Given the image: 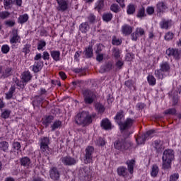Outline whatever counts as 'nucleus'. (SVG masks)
Masks as SVG:
<instances>
[{
  "label": "nucleus",
  "mask_w": 181,
  "mask_h": 181,
  "mask_svg": "<svg viewBox=\"0 0 181 181\" xmlns=\"http://www.w3.org/2000/svg\"><path fill=\"white\" fill-rule=\"evenodd\" d=\"M75 122L78 125L87 127V125H90L93 122V115H90L88 112L78 113L75 117Z\"/></svg>",
  "instance_id": "nucleus-1"
},
{
  "label": "nucleus",
  "mask_w": 181,
  "mask_h": 181,
  "mask_svg": "<svg viewBox=\"0 0 181 181\" xmlns=\"http://www.w3.org/2000/svg\"><path fill=\"white\" fill-rule=\"evenodd\" d=\"M175 159V153L172 149L165 150L163 153V169L165 170L172 168V160Z\"/></svg>",
  "instance_id": "nucleus-2"
},
{
  "label": "nucleus",
  "mask_w": 181,
  "mask_h": 181,
  "mask_svg": "<svg viewBox=\"0 0 181 181\" xmlns=\"http://www.w3.org/2000/svg\"><path fill=\"white\" fill-rule=\"evenodd\" d=\"M40 142L42 153H44V155H49V153L50 152V148H49V145H50V139L44 136L40 139Z\"/></svg>",
  "instance_id": "nucleus-3"
},
{
  "label": "nucleus",
  "mask_w": 181,
  "mask_h": 181,
  "mask_svg": "<svg viewBox=\"0 0 181 181\" xmlns=\"http://www.w3.org/2000/svg\"><path fill=\"white\" fill-rule=\"evenodd\" d=\"M83 95L85 104H93V103H94L95 98H97L95 93L88 89L83 90Z\"/></svg>",
  "instance_id": "nucleus-4"
},
{
  "label": "nucleus",
  "mask_w": 181,
  "mask_h": 181,
  "mask_svg": "<svg viewBox=\"0 0 181 181\" xmlns=\"http://www.w3.org/2000/svg\"><path fill=\"white\" fill-rule=\"evenodd\" d=\"M114 146L115 149L124 152V151L129 149L131 146V143L127 142L125 139H119L115 142Z\"/></svg>",
  "instance_id": "nucleus-5"
},
{
  "label": "nucleus",
  "mask_w": 181,
  "mask_h": 181,
  "mask_svg": "<svg viewBox=\"0 0 181 181\" xmlns=\"http://www.w3.org/2000/svg\"><path fill=\"white\" fill-rule=\"evenodd\" d=\"M145 29L137 27L134 32L131 34L132 40L133 42H136L138 40V37H142V36H145Z\"/></svg>",
  "instance_id": "nucleus-6"
},
{
  "label": "nucleus",
  "mask_w": 181,
  "mask_h": 181,
  "mask_svg": "<svg viewBox=\"0 0 181 181\" xmlns=\"http://www.w3.org/2000/svg\"><path fill=\"white\" fill-rule=\"evenodd\" d=\"M85 163H91L93 162V153H94V147L88 146L85 150Z\"/></svg>",
  "instance_id": "nucleus-7"
},
{
  "label": "nucleus",
  "mask_w": 181,
  "mask_h": 181,
  "mask_svg": "<svg viewBox=\"0 0 181 181\" xmlns=\"http://www.w3.org/2000/svg\"><path fill=\"white\" fill-rule=\"evenodd\" d=\"M135 123V119L127 118L124 122H119V126L121 131H125L127 129H129L132 125Z\"/></svg>",
  "instance_id": "nucleus-8"
},
{
  "label": "nucleus",
  "mask_w": 181,
  "mask_h": 181,
  "mask_svg": "<svg viewBox=\"0 0 181 181\" xmlns=\"http://www.w3.org/2000/svg\"><path fill=\"white\" fill-rule=\"evenodd\" d=\"M57 3V11L58 12H66L69 9V1L67 0H56Z\"/></svg>",
  "instance_id": "nucleus-9"
},
{
  "label": "nucleus",
  "mask_w": 181,
  "mask_h": 181,
  "mask_svg": "<svg viewBox=\"0 0 181 181\" xmlns=\"http://www.w3.org/2000/svg\"><path fill=\"white\" fill-rule=\"evenodd\" d=\"M173 25V21H172V19L163 18L159 23L160 29H165V30L170 29Z\"/></svg>",
  "instance_id": "nucleus-10"
},
{
  "label": "nucleus",
  "mask_w": 181,
  "mask_h": 181,
  "mask_svg": "<svg viewBox=\"0 0 181 181\" xmlns=\"http://www.w3.org/2000/svg\"><path fill=\"white\" fill-rule=\"evenodd\" d=\"M49 177L52 180L57 181L60 179V172L59 169L56 167H52L50 168L49 171Z\"/></svg>",
  "instance_id": "nucleus-11"
},
{
  "label": "nucleus",
  "mask_w": 181,
  "mask_h": 181,
  "mask_svg": "<svg viewBox=\"0 0 181 181\" xmlns=\"http://www.w3.org/2000/svg\"><path fill=\"white\" fill-rule=\"evenodd\" d=\"M11 45H16V43H21V36L18 33V29H13L11 36L10 38Z\"/></svg>",
  "instance_id": "nucleus-12"
},
{
  "label": "nucleus",
  "mask_w": 181,
  "mask_h": 181,
  "mask_svg": "<svg viewBox=\"0 0 181 181\" xmlns=\"http://www.w3.org/2000/svg\"><path fill=\"white\" fill-rule=\"evenodd\" d=\"M165 142L162 140H155L153 146L156 149L157 153H160L165 149Z\"/></svg>",
  "instance_id": "nucleus-13"
},
{
  "label": "nucleus",
  "mask_w": 181,
  "mask_h": 181,
  "mask_svg": "<svg viewBox=\"0 0 181 181\" xmlns=\"http://www.w3.org/2000/svg\"><path fill=\"white\" fill-rule=\"evenodd\" d=\"M61 162L65 165L66 166H71L76 163V159L73 157H70L69 156L62 157L61 158Z\"/></svg>",
  "instance_id": "nucleus-14"
},
{
  "label": "nucleus",
  "mask_w": 181,
  "mask_h": 181,
  "mask_svg": "<svg viewBox=\"0 0 181 181\" xmlns=\"http://www.w3.org/2000/svg\"><path fill=\"white\" fill-rule=\"evenodd\" d=\"M134 30V27L124 24L121 28V32L124 36H129V35H132V31Z\"/></svg>",
  "instance_id": "nucleus-15"
},
{
  "label": "nucleus",
  "mask_w": 181,
  "mask_h": 181,
  "mask_svg": "<svg viewBox=\"0 0 181 181\" xmlns=\"http://www.w3.org/2000/svg\"><path fill=\"white\" fill-rule=\"evenodd\" d=\"M118 176H121L122 177H124L127 179L128 176H129V173H128V169H127L124 166H119L117 169Z\"/></svg>",
  "instance_id": "nucleus-16"
},
{
  "label": "nucleus",
  "mask_w": 181,
  "mask_h": 181,
  "mask_svg": "<svg viewBox=\"0 0 181 181\" xmlns=\"http://www.w3.org/2000/svg\"><path fill=\"white\" fill-rule=\"evenodd\" d=\"M156 8L158 13H165V12H166V9H168V5H166V3L163 1H159L156 4Z\"/></svg>",
  "instance_id": "nucleus-17"
},
{
  "label": "nucleus",
  "mask_w": 181,
  "mask_h": 181,
  "mask_svg": "<svg viewBox=\"0 0 181 181\" xmlns=\"http://www.w3.org/2000/svg\"><path fill=\"white\" fill-rule=\"evenodd\" d=\"M12 74H13L12 67L8 66L4 70V69H2L0 79L1 78H8V77H10V76H12Z\"/></svg>",
  "instance_id": "nucleus-18"
},
{
  "label": "nucleus",
  "mask_w": 181,
  "mask_h": 181,
  "mask_svg": "<svg viewBox=\"0 0 181 181\" xmlns=\"http://www.w3.org/2000/svg\"><path fill=\"white\" fill-rule=\"evenodd\" d=\"M54 120V117L53 115H45L42 119V124L45 127H47Z\"/></svg>",
  "instance_id": "nucleus-19"
},
{
  "label": "nucleus",
  "mask_w": 181,
  "mask_h": 181,
  "mask_svg": "<svg viewBox=\"0 0 181 181\" xmlns=\"http://www.w3.org/2000/svg\"><path fill=\"white\" fill-rule=\"evenodd\" d=\"M21 166H24L25 168H30L32 167V160L28 157H23L20 159Z\"/></svg>",
  "instance_id": "nucleus-20"
},
{
  "label": "nucleus",
  "mask_w": 181,
  "mask_h": 181,
  "mask_svg": "<svg viewBox=\"0 0 181 181\" xmlns=\"http://www.w3.org/2000/svg\"><path fill=\"white\" fill-rule=\"evenodd\" d=\"M136 161L134 159L129 160L126 161V165H127L128 172L130 175L134 173V166H135Z\"/></svg>",
  "instance_id": "nucleus-21"
},
{
  "label": "nucleus",
  "mask_w": 181,
  "mask_h": 181,
  "mask_svg": "<svg viewBox=\"0 0 181 181\" xmlns=\"http://www.w3.org/2000/svg\"><path fill=\"white\" fill-rule=\"evenodd\" d=\"M21 76V80L24 81L25 84L32 80V74L29 71H25Z\"/></svg>",
  "instance_id": "nucleus-22"
},
{
  "label": "nucleus",
  "mask_w": 181,
  "mask_h": 181,
  "mask_svg": "<svg viewBox=\"0 0 181 181\" xmlns=\"http://www.w3.org/2000/svg\"><path fill=\"white\" fill-rule=\"evenodd\" d=\"M51 57L54 62H60V51L59 50H51L49 52Z\"/></svg>",
  "instance_id": "nucleus-23"
},
{
  "label": "nucleus",
  "mask_w": 181,
  "mask_h": 181,
  "mask_svg": "<svg viewBox=\"0 0 181 181\" xmlns=\"http://www.w3.org/2000/svg\"><path fill=\"white\" fill-rule=\"evenodd\" d=\"M160 69L163 72L169 73L170 71V64L168 62H163L160 64Z\"/></svg>",
  "instance_id": "nucleus-24"
},
{
  "label": "nucleus",
  "mask_w": 181,
  "mask_h": 181,
  "mask_svg": "<svg viewBox=\"0 0 181 181\" xmlns=\"http://www.w3.org/2000/svg\"><path fill=\"white\" fill-rule=\"evenodd\" d=\"M83 53H84L86 59L91 58L93 56V46L89 45L88 47H86L85 48V50H84Z\"/></svg>",
  "instance_id": "nucleus-25"
},
{
  "label": "nucleus",
  "mask_w": 181,
  "mask_h": 181,
  "mask_svg": "<svg viewBox=\"0 0 181 181\" xmlns=\"http://www.w3.org/2000/svg\"><path fill=\"white\" fill-rule=\"evenodd\" d=\"M42 66H43V62L40 61H36L33 66V71L34 73H39L42 70Z\"/></svg>",
  "instance_id": "nucleus-26"
},
{
  "label": "nucleus",
  "mask_w": 181,
  "mask_h": 181,
  "mask_svg": "<svg viewBox=\"0 0 181 181\" xmlns=\"http://www.w3.org/2000/svg\"><path fill=\"white\" fill-rule=\"evenodd\" d=\"M62 122L60 120H55L52 124H51V131L53 132L56 129H60L62 128Z\"/></svg>",
  "instance_id": "nucleus-27"
},
{
  "label": "nucleus",
  "mask_w": 181,
  "mask_h": 181,
  "mask_svg": "<svg viewBox=\"0 0 181 181\" xmlns=\"http://www.w3.org/2000/svg\"><path fill=\"white\" fill-rule=\"evenodd\" d=\"M28 21H29V15H28L27 13L21 15L18 18V22L21 25H23V23H26Z\"/></svg>",
  "instance_id": "nucleus-28"
},
{
  "label": "nucleus",
  "mask_w": 181,
  "mask_h": 181,
  "mask_svg": "<svg viewBox=\"0 0 181 181\" xmlns=\"http://www.w3.org/2000/svg\"><path fill=\"white\" fill-rule=\"evenodd\" d=\"M16 90L15 86H11L9 90L6 93V100H11L13 97V94Z\"/></svg>",
  "instance_id": "nucleus-29"
},
{
  "label": "nucleus",
  "mask_w": 181,
  "mask_h": 181,
  "mask_svg": "<svg viewBox=\"0 0 181 181\" xmlns=\"http://www.w3.org/2000/svg\"><path fill=\"white\" fill-rule=\"evenodd\" d=\"M101 127L103 129H111V122L108 119H105L101 122Z\"/></svg>",
  "instance_id": "nucleus-30"
},
{
  "label": "nucleus",
  "mask_w": 181,
  "mask_h": 181,
  "mask_svg": "<svg viewBox=\"0 0 181 181\" xmlns=\"http://www.w3.org/2000/svg\"><path fill=\"white\" fill-rule=\"evenodd\" d=\"M79 28L82 33H87V32H88V30L90 29V26H88V22H84L80 25Z\"/></svg>",
  "instance_id": "nucleus-31"
},
{
  "label": "nucleus",
  "mask_w": 181,
  "mask_h": 181,
  "mask_svg": "<svg viewBox=\"0 0 181 181\" xmlns=\"http://www.w3.org/2000/svg\"><path fill=\"white\" fill-rule=\"evenodd\" d=\"M154 74L159 80H163V78H165V72H163L160 69L155 70Z\"/></svg>",
  "instance_id": "nucleus-32"
},
{
  "label": "nucleus",
  "mask_w": 181,
  "mask_h": 181,
  "mask_svg": "<svg viewBox=\"0 0 181 181\" xmlns=\"http://www.w3.org/2000/svg\"><path fill=\"white\" fill-rule=\"evenodd\" d=\"M0 149L1 151H3V152H8V149H9V144L8 143V141H1Z\"/></svg>",
  "instance_id": "nucleus-33"
},
{
  "label": "nucleus",
  "mask_w": 181,
  "mask_h": 181,
  "mask_svg": "<svg viewBox=\"0 0 181 181\" xmlns=\"http://www.w3.org/2000/svg\"><path fill=\"white\" fill-rule=\"evenodd\" d=\"M113 67L114 65L112 62H107L105 65L101 66V70H103V71H110L112 70Z\"/></svg>",
  "instance_id": "nucleus-34"
},
{
  "label": "nucleus",
  "mask_w": 181,
  "mask_h": 181,
  "mask_svg": "<svg viewBox=\"0 0 181 181\" xmlns=\"http://www.w3.org/2000/svg\"><path fill=\"white\" fill-rule=\"evenodd\" d=\"M104 8V1L103 0H99L95 3V9L100 12L102 9Z\"/></svg>",
  "instance_id": "nucleus-35"
},
{
  "label": "nucleus",
  "mask_w": 181,
  "mask_h": 181,
  "mask_svg": "<svg viewBox=\"0 0 181 181\" xmlns=\"http://www.w3.org/2000/svg\"><path fill=\"white\" fill-rule=\"evenodd\" d=\"M158 173H159V167H158V165H153L152 166L151 173L152 177H156Z\"/></svg>",
  "instance_id": "nucleus-36"
},
{
  "label": "nucleus",
  "mask_w": 181,
  "mask_h": 181,
  "mask_svg": "<svg viewBox=\"0 0 181 181\" xmlns=\"http://www.w3.org/2000/svg\"><path fill=\"white\" fill-rule=\"evenodd\" d=\"M11 112L12 111L11 110L5 109L1 112V118H4V119H6L11 116Z\"/></svg>",
  "instance_id": "nucleus-37"
},
{
  "label": "nucleus",
  "mask_w": 181,
  "mask_h": 181,
  "mask_svg": "<svg viewBox=\"0 0 181 181\" xmlns=\"http://www.w3.org/2000/svg\"><path fill=\"white\" fill-rule=\"evenodd\" d=\"M173 37H175V34L173 33H172L171 31H168L165 33L164 39L167 42H170V40H172L173 39Z\"/></svg>",
  "instance_id": "nucleus-38"
},
{
  "label": "nucleus",
  "mask_w": 181,
  "mask_h": 181,
  "mask_svg": "<svg viewBox=\"0 0 181 181\" xmlns=\"http://www.w3.org/2000/svg\"><path fill=\"white\" fill-rule=\"evenodd\" d=\"M147 81L149 86H153L156 84V78H155V76H153V75H148L147 77Z\"/></svg>",
  "instance_id": "nucleus-39"
},
{
  "label": "nucleus",
  "mask_w": 181,
  "mask_h": 181,
  "mask_svg": "<svg viewBox=\"0 0 181 181\" xmlns=\"http://www.w3.org/2000/svg\"><path fill=\"white\" fill-rule=\"evenodd\" d=\"M145 16H146V13H145V7H141L137 12V18L142 19V18H145Z\"/></svg>",
  "instance_id": "nucleus-40"
},
{
  "label": "nucleus",
  "mask_w": 181,
  "mask_h": 181,
  "mask_svg": "<svg viewBox=\"0 0 181 181\" xmlns=\"http://www.w3.org/2000/svg\"><path fill=\"white\" fill-rule=\"evenodd\" d=\"M110 11L112 12H114L115 13H118V12H120L121 8H119V6L117 4H112L110 6Z\"/></svg>",
  "instance_id": "nucleus-41"
},
{
  "label": "nucleus",
  "mask_w": 181,
  "mask_h": 181,
  "mask_svg": "<svg viewBox=\"0 0 181 181\" xmlns=\"http://www.w3.org/2000/svg\"><path fill=\"white\" fill-rule=\"evenodd\" d=\"M103 19L105 22H110L112 19V13H105L103 16Z\"/></svg>",
  "instance_id": "nucleus-42"
},
{
  "label": "nucleus",
  "mask_w": 181,
  "mask_h": 181,
  "mask_svg": "<svg viewBox=\"0 0 181 181\" xmlns=\"http://www.w3.org/2000/svg\"><path fill=\"white\" fill-rule=\"evenodd\" d=\"M9 16H11V13H9V11H1L0 12V19H8V18H9Z\"/></svg>",
  "instance_id": "nucleus-43"
},
{
  "label": "nucleus",
  "mask_w": 181,
  "mask_h": 181,
  "mask_svg": "<svg viewBox=\"0 0 181 181\" xmlns=\"http://www.w3.org/2000/svg\"><path fill=\"white\" fill-rule=\"evenodd\" d=\"M127 12L128 15H134V13H135V6L133 4H129L127 6Z\"/></svg>",
  "instance_id": "nucleus-44"
},
{
  "label": "nucleus",
  "mask_w": 181,
  "mask_h": 181,
  "mask_svg": "<svg viewBox=\"0 0 181 181\" xmlns=\"http://www.w3.org/2000/svg\"><path fill=\"white\" fill-rule=\"evenodd\" d=\"M121 51H119V49L118 48H113L112 49V56H114L115 58L118 59L120 57Z\"/></svg>",
  "instance_id": "nucleus-45"
},
{
  "label": "nucleus",
  "mask_w": 181,
  "mask_h": 181,
  "mask_svg": "<svg viewBox=\"0 0 181 181\" xmlns=\"http://www.w3.org/2000/svg\"><path fill=\"white\" fill-rule=\"evenodd\" d=\"M138 145H142V144H145V141H146V137L145 136V135L144 134L141 136H139L136 139Z\"/></svg>",
  "instance_id": "nucleus-46"
},
{
  "label": "nucleus",
  "mask_w": 181,
  "mask_h": 181,
  "mask_svg": "<svg viewBox=\"0 0 181 181\" xmlns=\"http://www.w3.org/2000/svg\"><path fill=\"white\" fill-rule=\"evenodd\" d=\"M164 114H165V115H175L176 109L175 108L168 109L164 112Z\"/></svg>",
  "instance_id": "nucleus-47"
},
{
  "label": "nucleus",
  "mask_w": 181,
  "mask_h": 181,
  "mask_svg": "<svg viewBox=\"0 0 181 181\" xmlns=\"http://www.w3.org/2000/svg\"><path fill=\"white\" fill-rule=\"evenodd\" d=\"M95 108L100 112V114H103L104 111H105V108L104 107V105H101V103H97L95 105Z\"/></svg>",
  "instance_id": "nucleus-48"
},
{
  "label": "nucleus",
  "mask_w": 181,
  "mask_h": 181,
  "mask_svg": "<svg viewBox=\"0 0 181 181\" xmlns=\"http://www.w3.org/2000/svg\"><path fill=\"white\" fill-rule=\"evenodd\" d=\"M122 43V40H119V38H117V37H113L112 40V44L115 46H119Z\"/></svg>",
  "instance_id": "nucleus-49"
},
{
  "label": "nucleus",
  "mask_w": 181,
  "mask_h": 181,
  "mask_svg": "<svg viewBox=\"0 0 181 181\" xmlns=\"http://www.w3.org/2000/svg\"><path fill=\"white\" fill-rule=\"evenodd\" d=\"M155 134H156L155 130L151 129L146 132V133L144 134V136L146 137V139H148V138H152L153 135H155Z\"/></svg>",
  "instance_id": "nucleus-50"
},
{
  "label": "nucleus",
  "mask_w": 181,
  "mask_h": 181,
  "mask_svg": "<svg viewBox=\"0 0 181 181\" xmlns=\"http://www.w3.org/2000/svg\"><path fill=\"white\" fill-rule=\"evenodd\" d=\"M10 50H11V47H9L8 45H2L1 52L2 53H4V54H7V53H9Z\"/></svg>",
  "instance_id": "nucleus-51"
},
{
  "label": "nucleus",
  "mask_w": 181,
  "mask_h": 181,
  "mask_svg": "<svg viewBox=\"0 0 181 181\" xmlns=\"http://www.w3.org/2000/svg\"><path fill=\"white\" fill-rule=\"evenodd\" d=\"M16 86H18V87H20V88H25V86H26V82L24 81L23 80L22 81L16 80Z\"/></svg>",
  "instance_id": "nucleus-52"
},
{
  "label": "nucleus",
  "mask_w": 181,
  "mask_h": 181,
  "mask_svg": "<svg viewBox=\"0 0 181 181\" xmlns=\"http://www.w3.org/2000/svg\"><path fill=\"white\" fill-rule=\"evenodd\" d=\"M43 47H46V42L45 40H40L37 44V50H42Z\"/></svg>",
  "instance_id": "nucleus-53"
},
{
  "label": "nucleus",
  "mask_w": 181,
  "mask_h": 181,
  "mask_svg": "<svg viewBox=\"0 0 181 181\" xmlns=\"http://www.w3.org/2000/svg\"><path fill=\"white\" fill-rule=\"evenodd\" d=\"M179 179V173H175L170 176V181H177Z\"/></svg>",
  "instance_id": "nucleus-54"
},
{
  "label": "nucleus",
  "mask_w": 181,
  "mask_h": 181,
  "mask_svg": "<svg viewBox=\"0 0 181 181\" xmlns=\"http://www.w3.org/2000/svg\"><path fill=\"white\" fill-rule=\"evenodd\" d=\"M5 25H6V26H8V28H13V26L16 25V23L13 20H8L5 21Z\"/></svg>",
  "instance_id": "nucleus-55"
},
{
  "label": "nucleus",
  "mask_w": 181,
  "mask_h": 181,
  "mask_svg": "<svg viewBox=\"0 0 181 181\" xmlns=\"http://www.w3.org/2000/svg\"><path fill=\"white\" fill-rule=\"evenodd\" d=\"M74 71L78 73L80 76H86V70L83 69H75Z\"/></svg>",
  "instance_id": "nucleus-56"
},
{
  "label": "nucleus",
  "mask_w": 181,
  "mask_h": 181,
  "mask_svg": "<svg viewBox=\"0 0 181 181\" xmlns=\"http://www.w3.org/2000/svg\"><path fill=\"white\" fill-rule=\"evenodd\" d=\"M30 52V45H24V47L23 48V53H25V54H28Z\"/></svg>",
  "instance_id": "nucleus-57"
},
{
  "label": "nucleus",
  "mask_w": 181,
  "mask_h": 181,
  "mask_svg": "<svg viewBox=\"0 0 181 181\" xmlns=\"http://www.w3.org/2000/svg\"><path fill=\"white\" fill-rule=\"evenodd\" d=\"M123 117H124V112L120 111L117 113L115 118L116 119H117V121H121Z\"/></svg>",
  "instance_id": "nucleus-58"
},
{
  "label": "nucleus",
  "mask_w": 181,
  "mask_h": 181,
  "mask_svg": "<svg viewBox=\"0 0 181 181\" xmlns=\"http://www.w3.org/2000/svg\"><path fill=\"white\" fill-rule=\"evenodd\" d=\"M13 148L16 151H19V149H21V143L18 141H14L13 144Z\"/></svg>",
  "instance_id": "nucleus-59"
},
{
  "label": "nucleus",
  "mask_w": 181,
  "mask_h": 181,
  "mask_svg": "<svg viewBox=\"0 0 181 181\" xmlns=\"http://www.w3.org/2000/svg\"><path fill=\"white\" fill-rule=\"evenodd\" d=\"M88 20L90 23H94V22L95 21V16L93 13L89 14Z\"/></svg>",
  "instance_id": "nucleus-60"
},
{
  "label": "nucleus",
  "mask_w": 181,
  "mask_h": 181,
  "mask_svg": "<svg viewBox=\"0 0 181 181\" xmlns=\"http://www.w3.org/2000/svg\"><path fill=\"white\" fill-rule=\"evenodd\" d=\"M42 59L43 60H49V59H50V54H49L47 51H45L42 53Z\"/></svg>",
  "instance_id": "nucleus-61"
},
{
  "label": "nucleus",
  "mask_w": 181,
  "mask_h": 181,
  "mask_svg": "<svg viewBox=\"0 0 181 181\" xmlns=\"http://www.w3.org/2000/svg\"><path fill=\"white\" fill-rule=\"evenodd\" d=\"M124 84L126 87H128V88H132V86H134V82L132 80H128L125 81Z\"/></svg>",
  "instance_id": "nucleus-62"
},
{
  "label": "nucleus",
  "mask_w": 181,
  "mask_h": 181,
  "mask_svg": "<svg viewBox=\"0 0 181 181\" xmlns=\"http://www.w3.org/2000/svg\"><path fill=\"white\" fill-rule=\"evenodd\" d=\"M180 56V51H178L176 49H174V53L173 57H175V59H179V57Z\"/></svg>",
  "instance_id": "nucleus-63"
},
{
  "label": "nucleus",
  "mask_w": 181,
  "mask_h": 181,
  "mask_svg": "<svg viewBox=\"0 0 181 181\" xmlns=\"http://www.w3.org/2000/svg\"><path fill=\"white\" fill-rule=\"evenodd\" d=\"M146 12L148 15H153V12H155V8L153 7H148L146 8Z\"/></svg>",
  "instance_id": "nucleus-64"
}]
</instances>
